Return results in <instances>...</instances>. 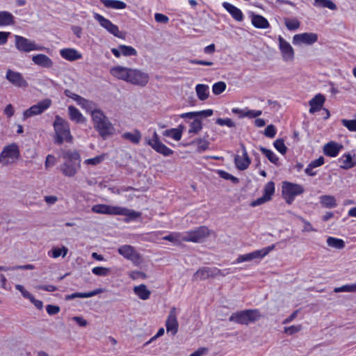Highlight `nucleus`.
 I'll return each instance as SVG.
<instances>
[{
  "instance_id": "obj_1",
  "label": "nucleus",
  "mask_w": 356,
  "mask_h": 356,
  "mask_svg": "<svg viewBox=\"0 0 356 356\" xmlns=\"http://www.w3.org/2000/svg\"><path fill=\"white\" fill-rule=\"evenodd\" d=\"M92 211L96 213L108 215H122L136 219L140 216V213L124 207L111 206L107 204H96L92 207Z\"/></svg>"
},
{
  "instance_id": "obj_2",
  "label": "nucleus",
  "mask_w": 356,
  "mask_h": 356,
  "mask_svg": "<svg viewBox=\"0 0 356 356\" xmlns=\"http://www.w3.org/2000/svg\"><path fill=\"white\" fill-rule=\"evenodd\" d=\"M91 117L95 128L102 138H106L111 134L112 124L102 111L99 109L93 111Z\"/></svg>"
},
{
  "instance_id": "obj_3",
  "label": "nucleus",
  "mask_w": 356,
  "mask_h": 356,
  "mask_svg": "<svg viewBox=\"0 0 356 356\" xmlns=\"http://www.w3.org/2000/svg\"><path fill=\"white\" fill-rule=\"evenodd\" d=\"M261 315L258 309H245L233 313L229 318L230 322L248 325L259 321Z\"/></svg>"
},
{
  "instance_id": "obj_4",
  "label": "nucleus",
  "mask_w": 356,
  "mask_h": 356,
  "mask_svg": "<svg viewBox=\"0 0 356 356\" xmlns=\"http://www.w3.org/2000/svg\"><path fill=\"white\" fill-rule=\"evenodd\" d=\"M63 158L67 161L60 165L61 172L66 177H74L80 168V164L79 163H75L73 161H79V154L76 152H67L63 154Z\"/></svg>"
},
{
  "instance_id": "obj_5",
  "label": "nucleus",
  "mask_w": 356,
  "mask_h": 356,
  "mask_svg": "<svg viewBox=\"0 0 356 356\" xmlns=\"http://www.w3.org/2000/svg\"><path fill=\"white\" fill-rule=\"evenodd\" d=\"M54 127L56 134L55 142L59 145L65 140L71 141L72 137L70 134L69 123L58 115L56 116Z\"/></svg>"
},
{
  "instance_id": "obj_6",
  "label": "nucleus",
  "mask_w": 356,
  "mask_h": 356,
  "mask_svg": "<svg viewBox=\"0 0 356 356\" xmlns=\"http://www.w3.org/2000/svg\"><path fill=\"white\" fill-rule=\"evenodd\" d=\"M19 156V146L16 143H10L6 145L0 153V163L3 166L14 163Z\"/></svg>"
},
{
  "instance_id": "obj_7",
  "label": "nucleus",
  "mask_w": 356,
  "mask_h": 356,
  "mask_svg": "<svg viewBox=\"0 0 356 356\" xmlns=\"http://www.w3.org/2000/svg\"><path fill=\"white\" fill-rule=\"evenodd\" d=\"M145 144L150 146L155 152L165 156H168L173 154V150L168 147L160 140L156 131H154L152 138L145 137Z\"/></svg>"
},
{
  "instance_id": "obj_8",
  "label": "nucleus",
  "mask_w": 356,
  "mask_h": 356,
  "mask_svg": "<svg viewBox=\"0 0 356 356\" xmlns=\"http://www.w3.org/2000/svg\"><path fill=\"white\" fill-rule=\"evenodd\" d=\"M15 45L18 51L24 53L41 51L44 49L43 47L37 44L35 41L17 35H15Z\"/></svg>"
},
{
  "instance_id": "obj_9",
  "label": "nucleus",
  "mask_w": 356,
  "mask_h": 356,
  "mask_svg": "<svg viewBox=\"0 0 356 356\" xmlns=\"http://www.w3.org/2000/svg\"><path fill=\"white\" fill-rule=\"evenodd\" d=\"M149 81V75L148 73L140 69L130 68L127 83L143 88L147 86Z\"/></svg>"
},
{
  "instance_id": "obj_10",
  "label": "nucleus",
  "mask_w": 356,
  "mask_h": 356,
  "mask_svg": "<svg viewBox=\"0 0 356 356\" xmlns=\"http://www.w3.org/2000/svg\"><path fill=\"white\" fill-rule=\"evenodd\" d=\"M209 235V229L205 226H201L196 229L182 234L181 240L186 242L200 243Z\"/></svg>"
},
{
  "instance_id": "obj_11",
  "label": "nucleus",
  "mask_w": 356,
  "mask_h": 356,
  "mask_svg": "<svg viewBox=\"0 0 356 356\" xmlns=\"http://www.w3.org/2000/svg\"><path fill=\"white\" fill-rule=\"evenodd\" d=\"M51 100L48 98L40 101L23 113V120H25L27 118L42 114L51 106Z\"/></svg>"
},
{
  "instance_id": "obj_12",
  "label": "nucleus",
  "mask_w": 356,
  "mask_h": 356,
  "mask_svg": "<svg viewBox=\"0 0 356 356\" xmlns=\"http://www.w3.org/2000/svg\"><path fill=\"white\" fill-rule=\"evenodd\" d=\"M279 49L284 62H292L295 57V51L292 46L281 35L278 36Z\"/></svg>"
},
{
  "instance_id": "obj_13",
  "label": "nucleus",
  "mask_w": 356,
  "mask_h": 356,
  "mask_svg": "<svg viewBox=\"0 0 356 356\" xmlns=\"http://www.w3.org/2000/svg\"><path fill=\"white\" fill-rule=\"evenodd\" d=\"M118 252L127 259L131 261L135 265H139L142 261L141 255L135 250L134 247L130 245L120 246Z\"/></svg>"
},
{
  "instance_id": "obj_14",
  "label": "nucleus",
  "mask_w": 356,
  "mask_h": 356,
  "mask_svg": "<svg viewBox=\"0 0 356 356\" xmlns=\"http://www.w3.org/2000/svg\"><path fill=\"white\" fill-rule=\"evenodd\" d=\"M275 248L274 245L266 247L261 250H255L254 252L240 255L237 259L236 263H241L244 261H250L255 259H262L267 255Z\"/></svg>"
},
{
  "instance_id": "obj_15",
  "label": "nucleus",
  "mask_w": 356,
  "mask_h": 356,
  "mask_svg": "<svg viewBox=\"0 0 356 356\" xmlns=\"http://www.w3.org/2000/svg\"><path fill=\"white\" fill-rule=\"evenodd\" d=\"M94 18L99 23L101 26L104 28L110 33L118 38H122L121 33L118 27L113 24L109 19L105 18L102 15L95 13Z\"/></svg>"
},
{
  "instance_id": "obj_16",
  "label": "nucleus",
  "mask_w": 356,
  "mask_h": 356,
  "mask_svg": "<svg viewBox=\"0 0 356 356\" xmlns=\"http://www.w3.org/2000/svg\"><path fill=\"white\" fill-rule=\"evenodd\" d=\"M221 275L220 270L216 268L202 267L198 269L193 276V280H203Z\"/></svg>"
},
{
  "instance_id": "obj_17",
  "label": "nucleus",
  "mask_w": 356,
  "mask_h": 356,
  "mask_svg": "<svg viewBox=\"0 0 356 356\" xmlns=\"http://www.w3.org/2000/svg\"><path fill=\"white\" fill-rule=\"evenodd\" d=\"M318 36L315 33H303L296 34L293 37V43L294 44H305L307 45H312L317 42Z\"/></svg>"
},
{
  "instance_id": "obj_18",
  "label": "nucleus",
  "mask_w": 356,
  "mask_h": 356,
  "mask_svg": "<svg viewBox=\"0 0 356 356\" xmlns=\"http://www.w3.org/2000/svg\"><path fill=\"white\" fill-rule=\"evenodd\" d=\"M165 327L167 332H170L172 335H175L178 332L179 323L177 317V309L172 307L168 316Z\"/></svg>"
},
{
  "instance_id": "obj_19",
  "label": "nucleus",
  "mask_w": 356,
  "mask_h": 356,
  "mask_svg": "<svg viewBox=\"0 0 356 356\" xmlns=\"http://www.w3.org/2000/svg\"><path fill=\"white\" fill-rule=\"evenodd\" d=\"M6 79L13 86L18 88H26L28 86L27 81L24 79L21 73L8 69L6 72Z\"/></svg>"
},
{
  "instance_id": "obj_20",
  "label": "nucleus",
  "mask_w": 356,
  "mask_h": 356,
  "mask_svg": "<svg viewBox=\"0 0 356 356\" xmlns=\"http://www.w3.org/2000/svg\"><path fill=\"white\" fill-rule=\"evenodd\" d=\"M240 145L242 149V157L239 155H236L234 157V163L238 170H244L248 168L251 160L248 155L245 145L243 143H241Z\"/></svg>"
},
{
  "instance_id": "obj_21",
  "label": "nucleus",
  "mask_w": 356,
  "mask_h": 356,
  "mask_svg": "<svg viewBox=\"0 0 356 356\" xmlns=\"http://www.w3.org/2000/svg\"><path fill=\"white\" fill-rule=\"evenodd\" d=\"M304 192V188L299 184L284 182L282 186V194L296 197Z\"/></svg>"
},
{
  "instance_id": "obj_22",
  "label": "nucleus",
  "mask_w": 356,
  "mask_h": 356,
  "mask_svg": "<svg viewBox=\"0 0 356 356\" xmlns=\"http://www.w3.org/2000/svg\"><path fill=\"white\" fill-rule=\"evenodd\" d=\"M31 60L34 64L44 68H51L54 65L52 60L43 54L33 56Z\"/></svg>"
},
{
  "instance_id": "obj_23",
  "label": "nucleus",
  "mask_w": 356,
  "mask_h": 356,
  "mask_svg": "<svg viewBox=\"0 0 356 356\" xmlns=\"http://www.w3.org/2000/svg\"><path fill=\"white\" fill-rule=\"evenodd\" d=\"M130 67H126L123 66H115L113 67L110 72L111 74L118 79H120L127 82L129 76Z\"/></svg>"
},
{
  "instance_id": "obj_24",
  "label": "nucleus",
  "mask_w": 356,
  "mask_h": 356,
  "mask_svg": "<svg viewBox=\"0 0 356 356\" xmlns=\"http://www.w3.org/2000/svg\"><path fill=\"white\" fill-rule=\"evenodd\" d=\"M343 145L334 141L326 143L323 147V152L326 156L335 157L338 155Z\"/></svg>"
},
{
  "instance_id": "obj_25",
  "label": "nucleus",
  "mask_w": 356,
  "mask_h": 356,
  "mask_svg": "<svg viewBox=\"0 0 356 356\" xmlns=\"http://www.w3.org/2000/svg\"><path fill=\"white\" fill-rule=\"evenodd\" d=\"M325 101V97L321 94H318L314 96L309 102V113H314L315 112L319 111L323 106V104Z\"/></svg>"
},
{
  "instance_id": "obj_26",
  "label": "nucleus",
  "mask_w": 356,
  "mask_h": 356,
  "mask_svg": "<svg viewBox=\"0 0 356 356\" xmlns=\"http://www.w3.org/2000/svg\"><path fill=\"white\" fill-rule=\"evenodd\" d=\"M60 56L65 60L74 61L82 58V55L75 49L66 48L60 51Z\"/></svg>"
},
{
  "instance_id": "obj_27",
  "label": "nucleus",
  "mask_w": 356,
  "mask_h": 356,
  "mask_svg": "<svg viewBox=\"0 0 356 356\" xmlns=\"http://www.w3.org/2000/svg\"><path fill=\"white\" fill-rule=\"evenodd\" d=\"M222 6L235 20L238 22H241L243 20V15L239 8L227 2H224L222 3Z\"/></svg>"
},
{
  "instance_id": "obj_28",
  "label": "nucleus",
  "mask_w": 356,
  "mask_h": 356,
  "mask_svg": "<svg viewBox=\"0 0 356 356\" xmlns=\"http://www.w3.org/2000/svg\"><path fill=\"white\" fill-rule=\"evenodd\" d=\"M105 289L103 288H99L97 289H95L92 291L87 292V293H74L70 295H67L65 296V300H70L76 298H90L93 297L97 294L102 293L104 292Z\"/></svg>"
},
{
  "instance_id": "obj_29",
  "label": "nucleus",
  "mask_w": 356,
  "mask_h": 356,
  "mask_svg": "<svg viewBox=\"0 0 356 356\" xmlns=\"http://www.w3.org/2000/svg\"><path fill=\"white\" fill-rule=\"evenodd\" d=\"M213 113V111L212 109H207L200 111L184 113L180 115V118L184 119L193 118L195 117L198 118H207L211 116Z\"/></svg>"
},
{
  "instance_id": "obj_30",
  "label": "nucleus",
  "mask_w": 356,
  "mask_h": 356,
  "mask_svg": "<svg viewBox=\"0 0 356 356\" xmlns=\"http://www.w3.org/2000/svg\"><path fill=\"white\" fill-rule=\"evenodd\" d=\"M68 115L70 119L76 123H83L86 122L85 117L74 106H68Z\"/></svg>"
},
{
  "instance_id": "obj_31",
  "label": "nucleus",
  "mask_w": 356,
  "mask_h": 356,
  "mask_svg": "<svg viewBox=\"0 0 356 356\" xmlns=\"http://www.w3.org/2000/svg\"><path fill=\"white\" fill-rule=\"evenodd\" d=\"M251 22L252 25L257 29H268L270 24L268 20L260 15L252 14Z\"/></svg>"
},
{
  "instance_id": "obj_32",
  "label": "nucleus",
  "mask_w": 356,
  "mask_h": 356,
  "mask_svg": "<svg viewBox=\"0 0 356 356\" xmlns=\"http://www.w3.org/2000/svg\"><path fill=\"white\" fill-rule=\"evenodd\" d=\"M122 138L124 140H129L133 144L138 145L142 138L140 131L138 129H134L132 132H124L122 134Z\"/></svg>"
},
{
  "instance_id": "obj_33",
  "label": "nucleus",
  "mask_w": 356,
  "mask_h": 356,
  "mask_svg": "<svg viewBox=\"0 0 356 356\" xmlns=\"http://www.w3.org/2000/svg\"><path fill=\"white\" fill-rule=\"evenodd\" d=\"M320 203L323 207L332 209L337 206V200L332 195H323L319 197Z\"/></svg>"
},
{
  "instance_id": "obj_34",
  "label": "nucleus",
  "mask_w": 356,
  "mask_h": 356,
  "mask_svg": "<svg viewBox=\"0 0 356 356\" xmlns=\"http://www.w3.org/2000/svg\"><path fill=\"white\" fill-rule=\"evenodd\" d=\"M195 91L198 99L204 101L208 99L209 95V88L205 84H197L195 86Z\"/></svg>"
},
{
  "instance_id": "obj_35",
  "label": "nucleus",
  "mask_w": 356,
  "mask_h": 356,
  "mask_svg": "<svg viewBox=\"0 0 356 356\" xmlns=\"http://www.w3.org/2000/svg\"><path fill=\"white\" fill-rule=\"evenodd\" d=\"M15 24L14 16L8 11L0 12V26H10Z\"/></svg>"
},
{
  "instance_id": "obj_36",
  "label": "nucleus",
  "mask_w": 356,
  "mask_h": 356,
  "mask_svg": "<svg viewBox=\"0 0 356 356\" xmlns=\"http://www.w3.org/2000/svg\"><path fill=\"white\" fill-rule=\"evenodd\" d=\"M134 292L141 300H147L151 294V291L147 289L145 284H140L134 288Z\"/></svg>"
},
{
  "instance_id": "obj_37",
  "label": "nucleus",
  "mask_w": 356,
  "mask_h": 356,
  "mask_svg": "<svg viewBox=\"0 0 356 356\" xmlns=\"http://www.w3.org/2000/svg\"><path fill=\"white\" fill-rule=\"evenodd\" d=\"M190 120H193V121L189 122V129L188 134H196L199 133L202 129V123L201 118H198L197 117L189 118Z\"/></svg>"
},
{
  "instance_id": "obj_38",
  "label": "nucleus",
  "mask_w": 356,
  "mask_h": 356,
  "mask_svg": "<svg viewBox=\"0 0 356 356\" xmlns=\"http://www.w3.org/2000/svg\"><path fill=\"white\" fill-rule=\"evenodd\" d=\"M339 163L340 167L343 169H349L356 165V162L353 161L352 156L350 154H345L339 158Z\"/></svg>"
},
{
  "instance_id": "obj_39",
  "label": "nucleus",
  "mask_w": 356,
  "mask_h": 356,
  "mask_svg": "<svg viewBox=\"0 0 356 356\" xmlns=\"http://www.w3.org/2000/svg\"><path fill=\"white\" fill-rule=\"evenodd\" d=\"M101 2L106 8H111L114 9H124L127 4L119 0H100Z\"/></svg>"
},
{
  "instance_id": "obj_40",
  "label": "nucleus",
  "mask_w": 356,
  "mask_h": 356,
  "mask_svg": "<svg viewBox=\"0 0 356 356\" xmlns=\"http://www.w3.org/2000/svg\"><path fill=\"white\" fill-rule=\"evenodd\" d=\"M79 105L81 106L82 108L86 110L88 112H90L91 115H92L93 111L99 110L96 108V104L94 102L86 99L85 98L82 99Z\"/></svg>"
},
{
  "instance_id": "obj_41",
  "label": "nucleus",
  "mask_w": 356,
  "mask_h": 356,
  "mask_svg": "<svg viewBox=\"0 0 356 356\" xmlns=\"http://www.w3.org/2000/svg\"><path fill=\"white\" fill-rule=\"evenodd\" d=\"M327 244L332 248L341 250L345 247V243L342 239L330 236L327 238Z\"/></svg>"
},
{
  "instance_id": "obj_42",
  "label": "nucleus",
  "mask_w": 356,
  "mask_h": 356,
  "mask_svg": "<svg viewBox=\"0 0 356 356\" xmlns=\"http://www.w3.org/2000/svg\"><path fill=\"white\" fill-rule=\"evenodd\" d=\"M284 24L288 30L296 31L300 26V21L296 18L286 17L284 19Z\"/></svg>"
},
{
  "instance_id": "obj_43",
  "label": "nucleus",
  "mask_w": 356,
  "mask_h": 356,
  "mask_svg": "<svg viewBox=\"0 0 356 356\" xmlns=\"http://www.w3.org/2000/svg\"><path fill=\"white\" fill-rule=\"evenodd\" d=\"M314 6L320 8H327L332 10H337L336 4L331 0H314Z\"/></svg>"
},
{
  "instance_id": "obj_44",
  "label": "nucleus",
  "mask_w": 356,
  "mask_h": 356,
  "mask_svg": "<svg viewBox=\"0 0 356 356\" xmlns=\"http://www.w3.org/2000/svg\"><path fill=\"white\" fill-rule=\"evenodd\" d=\"M259 149L271 163L277 165H279V159L273 151L264 147H260Z\"/></svg>"
},
{
  "instance_id": "obj_45",
  "label": "nucleus",
  "mask_w": 356,
  "mask_h": 356,
  "mask_svg": "<svg viewBox=\"0 0 356 356\" xmlns=\"http://www.w3.org/2000/svg\"><path fill=\"white\" fill-rule=\"evenodd\" d=\"M163 135L178 141L181 138V130L175 129V128L166 129L163 131Z\"/></svg>"
},
{
  "instance_id": "obj_46",
  "label": "nucleus",
  "mask_w": 356,
  "mask_h": 356,
  "mask_svg": "<svg viewBox=\"0 0 356 356\" xmlns=\"http://www.w3.org/2000/svg\"><path fill=\"white\" fill-rule=\"evenodd\" d=\"M191 145L197 144V152L201 153L209 148V143L203 138H199L191 143Z\"/></svg>"
},
{
  "instance_id": "obj_47",
  "label": "nucleus",
  "mask_w": 356,
  "mask_h": 356,
  "mask_svg": "<svg viewBox=\"0 0 356 356\" xmlns=\"http://www.w3.org/2000/svg\"><path fill=\"white\" fill-rule=\"evenodd\" d=\"M67 252L68 249L65 246H63L60 248H55L51 250V254L49 252V255L53 258H58L60 256L65 257L67 255Z\"/></svg>"
},
{
  "instance_id": "obj_48",
  "label": "nucleus",
  "mask_w": 356,
  "mask_h": 356,
  "mask_svg": "<svg viewBox=\"0 0 356 356\" xmlns=\"http://www.w3.org/2000/svg\"><path fill=\"white\" fill-rule=\"evenodd\" d=\"M275 192V184L273 181L268 182L264 188V195L269 200H271L272 195Z\"/></svg>"
},
{
  "instance_id": "obj_49",
  "label": "nucleus",
  "mask_w": 356,
  "mask_h": 356,
  "mask_svg": "<svg viewBox=\"0 0 356 356\" xmlns=\"http://www.w3.org/2000/svg\"><path fill=\"white\" fill-rule=\"evenodd\" d=\"M120 49L122 55L125 56H136L137 54V51L131 46L122 44L120 45Z\"/></svg>"
},
{
  "instance_id": "obj_50",
  "label": "nucleus",
  "mask_w": 356,
  "mask_h": 356,
  "mask_svg": "<svg viewBox=\"0 0 356 356\" xmlns=\"http://www.w3.org/2000/svg\"><path fill=\"white\" fill-rule=\"evenodd\" d=\"M226 83L223 81H218L212 86V92L213 94L218 95L223 92L226 89Z\"/></svg>"
},
{
  "instance_id": "obj_51",
  "label": "nucleus",
  "mask_w": 356,
  "mask_h": 356,
  "mask_svg": "<svg viewBox=\"0 0 356 356\" xmlns=\"http://www.w3.org/2000/svg\"><path fill=\"white\" fill-rule=\"evenodd\" d=\"M110 269L105 267H95L92 269L93 274L99 276H107L110 273Z\"/></svg>"
},
{
  "instance_id": "obj_52",
  "label": "nucleus",
  "mask_w": 356,
  "mask_h": 356,
  "mask_svg": "<svg viewBox=\"0 0 356 356\" xmlns=\"http://www.w3.org/2000/svg\"><path fill=\"white\" fill-rule=\"evenodd\" d=\"M182 234L178 233H172L168 236H163V239L172 242V243H181Z\"/></svg>"
},
{
  "instance_id": "obj_53",
  "label": "nucleus",
  "mask_w": 356,
  "mask_h": 356,
  "mask_svg": "<svg viewBox=\"0 0 356 356\" xmlns=\"http://www.w3.org/2000/svg\"><path fill=\"white\" fill-rule=\"evenodd\" d=\"M104 159V155H99L92 159H88L84 161L86 165H97L101 163Z\"/></svg>"
},
{
  "instance_id": "obj_54",
  "label": "nucleus",
  "mask_w": 356,
  "mask_h": 356,
  "mask_svg": "<svg viewBox=\"0 0 356 356\" xmlns=\"http://www.w3.org/2000/svg\"><path fill=\"white\" fill-rule=\"evenodd\" d=\"M216 123L220 126H227L230 128L236 127V124L230 118H218Z\"/></svg>"
},
{
  "instance_id": "obj_55",
  "label": "nucleus",
  "mask_w": 356,
  "mask_h": 356,
  "mask_svg": "<svg viewBox=\"0 0 356 356\" xmlns=\"http://www.w3.org/2000/svg\"><path fill=\"white\" fill-rule=\"evenodd\" d=\"M273 145L275 149L281 154H284L286 152L287 148L282 139H277L275 140Z\"/></svg>"
},
{
  "instance_id": "obj_56",
  "label": "nucleus",
  "mask_w": 356,
  "mask_h": 356,
  "mask_svg": "<svg viewBox=\"0 0 356 356\" xmlns=\"http://www.w3.org/2000/svg\"><path fill=\"white\" fill-rule=\"evenodd\" d=\"M262 113V111L260 110H248L246 111L242 115H241V118H255L259 116H260Z\"/></svg>"
},
{
  "instance_id": "obj_57",
  "label": "nucleus",
  "mask_w": 356,
  "mask_h": 356,
  "mask_svg": "<svg viewBox=\"0 0 356 356\" xmlns=\"http://www.w3.org/2000/svg\"><path fill=\"white\" fill-rule=\"evenodd\" d=\"M335 293L339 292H355L354 284H346L343 285L341 287H337L334 289Z\"/></svg>"
},
{
  "instance_id": "obj_58",
  "label": "nucleus",
  "mask_w": 356,
  "mask_h": 356,
  "mask_svg": "<svg viewBox=\"0 0 356 356\" xmlns=\"http://www.w3.org/2000/svg\"><path fill=\"white\" fill-rule=\"evenodd\" d=\"M15 289L21 293L22 296L24 298L29 299V300L32 299V297L33 296L29 291H28L22 285L16 284Z\"/></svg>"
},
{
  "instance_id": "obj_59",
  "label": "nucleus",
  "mask_w": 356,
  "mask_h": 356,
  "mask_svg": "<svg viewBox=\"0 0 356 356\" xmlns=\"http://www.w3.org/2000/svg\"><path fill=\"white\" fill-rule=\"evenodd\" d=\"M302 330V325H291L289 327H284V332L287 334L291 335L296 333H298Z\"/></svg>"
},
{
  "instance_id": "obj_60",
  "label": "nucleus",
  "mask_w": 356,
  "mask_h": 356,
  "mask_svg": "<svg viewBox=\"0 0 356 356\" xmlns=\"http://www.w3.org/2000/svg\"><path fill=\"white\" fill-rule=\"evenodd\" d=\"M56 162V158L54 155L48 154L46 157V161L44 163L45 168L49 169V168L55 165Z\"/></svg>"
},
{
  "instance_id": "obj_61",
  "label": "nucleus",
  "mask_w": 356,
  "mask_h": 356,
  "mask_svg": "<svg viewBox=\"0 0 356 356\" xmlns=\"http://www.w3.org/2000/svg\"><path fill=\"white\" fill-rule=\"evenodd\" d=\"M64 94L65 95V96H67V97H70L71 99H72L73 100H74L77 104L79 105V104L80 103V102L82 100V99L83 97H82L81 96L77 95V94H75L74 92H72L71 90H65L64 91Z\"/></svg>"
},
{
  "instance_id": "obj_62",
  "label": "nucleus",
  "mask_w": 356,
  "mask_h": 356,
  "mask_svg": "<svg viewBox=\"0 0 356 356\" xmlns=\"http://www.w3.org/2000/svg\"><path fill=\"white\" fill-rule=\"evenodd\" d=\"M129 275L133 280H136V279H139V278L145 279L147 277L145 273H144L143 272H141V271H138V270H134V271L130 272L129 273Z\"/></svg>"
},
{
  "instance_id": "obj_63",
  "label": "nucleus",
  "mask_w": 356,
  "mask_h": 356,
  "mask_svg": "<svg viewBox=\"0 0 356 356\" xmlns=\"http://www.w3.org/2000/svg\"><path fill=\"white\" fill-rule=\"evenodd\" d=\"M264 134L269 138H274L276 134L275 127L272 124L267 126L265 129Z\"/></svg>"
},
{
  "instance_id": "obj_64",
  "label": "nucleus",
  "mask_w": 356,
  "mask_h": 356,
  "mask_svg": "<svg viewBox=\"0 0 356 356\" xmlns=\"http://www.w3.org/2000/svg\"><path fill=\"white\" fill-rule=\"evenodd\" d=\"M47 312L49 315H54L60 312V307L56 305H48L46 307Z\"/></svg>"
}]
</instances>
